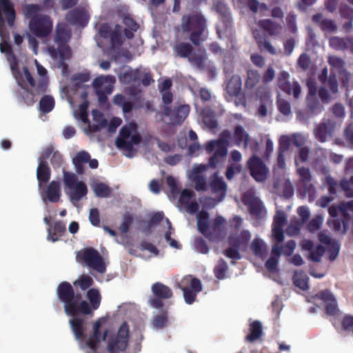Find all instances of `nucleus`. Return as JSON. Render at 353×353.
<instances>
[{
    "label": "nucleus",
    "instance_id": "f257e3e1",
    "mask_svg": "<svg viewBox=\"0 0 353 353\" xmlns=\"http://www.w3.org/2000/svg\"><path fill=\"white\" fill-rule=\"evenodd\" d=\"M58 300L63 303L64 312L68 316L92 314L101 305V295L97 288H90L87 291L86 298L89 303L82 299L80 293L75 292L70 283L61 282L56 290Z\"/></svg>",
    "mask_w": 353,
    "mask_h": 353
},
{
    "label": "nucleus",
    "instance_id": "f03ea898",
    "mask_svg": "<svg viewBox=\"0 0 353 353\" xmlns=\"http://www.w3.org/2000/svg\"><path fill=\"white\" fill-rule=\"evenodd\" d=\"M243 219L239 216H234L231 222V225L236 232L229 239L230 248L225 250V255L234 260L241 259L240 252L248 249V243L251 239V233L247 230H240Z\"/></svg>",
    "mask_w": 353,
    "mask_h": 353
},
{
    "label": "nucleus",
    "instance_id": "7ed1b4c3",
    "mask_svg": "<svg viewBox=\"0 0 353 353\" xmlns=\"http://www.w3.org/2000/svg\"><path fill=\"white\" fill-rule=\"evenodd\" d=\"M319 238L320 241L326 245L329 259L330 261L335 260L340 250L339 242L334 239H332L329 235L324 232H320ZM302 248L305 250L310 251L309 258L315 262H318L321 260L325 250V248H323L321 245L314 247L312 242L309 240H305L302 242Z\"/></svg>",
    "mask_w": 353,
    "mask_h": 353
},
{
    "label": "nucleus",
    "instance_id": "20e7f679",
    "mask_svg": "<svg viewBox=\"0 0 353 353\" xmlns=\"http://www.w3.org/2000/svg\"><path fill=\"white\" fill-rule=\"evenodd\" d=\"M181 29L183 32H191L190 40L196 46H199L205 40L204 32L206 29V21L199 14H190L182 17Z\"/></svg>",
    "mask_w": 353,
    "mask_h": 353
},
{
    "label": "nucleus",
    "instance_id": "39448f33",
    "mask_svg": "<svg viewBox=\"0 0 353 353\" xmlns=\"http://www.w3.org/2000/svg\"><path fill=\"white\" fill-rule=\"evenodd\" d=\"M70 39V32L63 23H59L56 27V32L54 37V42L57 45V48L50 46L48 51L53 58L57 57L59 55L61 61H65L71 57L70 48L68 45V42Z\"/></svg>",
    "mask_w": 353,
    "mask_h": 353
},
{
    "label": "nucleus",
    "instance_id": "423d86ee",
    "mask_svg": "<svg viewBox=\"0 0 353 353\" xmlns=\"http://www.w3.org/2000/svg\"><path fill=\"white\" fill-rule=\"evenodd\" d=\"M199 231L210 241L218 242L221 239V216L217 215L212 225H209V214L201 210L197 214Z\"/></svg>",
    "mask_w": 353,
    "mask_h": 353
},
{
    "label": "nucleus",
    "instance_id": "0eeeda50",
    "mask_svg": "<svg viewBox=\"0 0 353 353\" xmlns=\"http://www.w3.org/2000/svg\"><path fill=\"white\" fill-rule=\"evenodd\" d=\"M141 141V137L137 133L136 123H130L123 126L119 135L116 139V145L120 149L131 152L133 151V145H138Z\"/></svg>",
    "mask_w": 353,
    "mask_h": 353
},
{
    "label": "nucleus",
    "instance_id": "6e6552de",
    "mask_svg": "<svg viewBox=\"0 0 353 353\" xmlns=\"http://www.w3.org/2000/svg\"><path fill=\"white\" fill-rule=\"evenodd\" d=\"M130 329L127 322H123L115 334L110 336L107 342L108 353L124 352L129 345Z\"/></svg>",
    "mask_w": 353,
    "mask_h": 353
},
{
    "label": "nucleus",
    "instance_id": "1a4fd4ad",
    "mask_svg": "<svg viewBox=\"0 0 353 353\" xmlns=\"http://www.w3.org/2000/svg\"><path fill=\"white\" fill-rule=\"evenodd\" d=\"M178 287L183 292L185 302L189 305L196 301L198 293L203 290L201 280L190 274L183 276Z\"/></svg>",
    "mask_w": 353,
    "mask_h": 353
},
{
    "label": "nucleus",
    "instance_id": "9d476101",
    "mask_svg": "<svg viewBox=\"0 0 353 353\" xmlns=\"http://www.w3.org/2000/svg\"><path fill=\"white\" fill-rule=\"evenodd\" d=\"M77 259L83 265L97 270L98 272H105V265L102 256L93 248H88L78 253Z\"/></svg>",
    "mask_w": 353,
    "mask_h": 353
},
{
    "label": "nucleus",
    "instance_id": "9b49d317",
    "mask_svg": "<svg viewBox=\"0 0 353 353\" xmlns=\"http://www.w3.org/2000/svg\"><path fill=\"white\" fill-rule=\"evenodd\" d=\"M52 21L47 15L34 16L30 19L29 28L31 32L39 38L48 37L52 30Z\"/></svg>",
    "mask_w": 353,
    "mask_h": 353
},
{
    "label": "nucleus",
    "instance_id": "f8f14e48",
    "mask_svg": "<svg viewBox=\"0 0 353 353\" xmlns=\"http://www.w3.org/2000/svg\"><path fill=\"white\" fill-rule=\"evenodd\" d=\"M328 212L332 217H336L339 212H341L344 220L342 224L339 221L334 222V229L337 231H342L344 233L347 230V222L353 218V201L343 203L338 207L332 205L329 208Z\"/></svg>",
    "mask_w": 353,
    "mask_h": 353
},
{
    "label": "nucleus",
    "instance_id": "ddd939ff",
    "mask_svg": "<svg viewBox=\"0 0 353 353\" xmlns=\"http://www.w3.org/2000/svg\"><path fill=\"white\" fill-rule=\"evenodd\" d=\"M39 185L41 190V196L44 201L57 203L59 201L61 195V184L59 181H52L48 185L43 188L50 178H37Z\"/></svg>",
    "mask_w": 353,
    "mask_h": 353
},
{
    "label": "nucleus",
    "instance_id": "4468645a",
    "mask_svg": "<svg viewBox=\"0 0 353 353\" xmlns=\"http://www.w3.org/2000/svg\"><path fill=\"white\" fill-rule=\"evenodd\" d=\"M72 163L76 172L79 175H88V167L91 169H96L99 163L95 159H91L90 154L85 150L77 152L72 158Z\"/></svg>",
    "mask_w": 353,
    "mask_h": 353
},
{
    "label": "nucleus",
    "instance_id": "2eb2a0df",
    "mask_svg": "<svg viewBox=\"0 0 353 353\" xmlns=\"http://www.w3.org/2000/svg\"><path fill=\"white\" fill-rule=\"evenodd\" d=\"M65 185V193L71 202H78L88 193L86 185L79 181L78 178H63Z\"/></svg>",
    "mask_w": 353,
    "mask_h": 353
},
{
    "label": "nucleus",
    "instance_id": "dca6fc26",
    "mask_svg": "<svg viewBox=\"0 0 353 353\" xmlns=\"http://www.w3.org/2000/svg\"><path fill=\"white\" fill-rule=\"evenodd\" d=\"M190 108L188 105H181L173 110L170 106H164L161 112L162 116L168 117L172 125H181L188 116Z\"/></svg>",
    "mask_w": 353,
    "mask_h": 353
},
{
    "label": "nucleus",
    "instance_id": "f3484780",
    "mask_svg": "<svg viewBox=\"0 0 353 353\" xmlns=\"http://www.w3.org/2000/svg\"><path fill=\"white\" fill-rule=\"evenodd\" d=\"M242 201L243 203L248 207L252 215L263 218L266 214V211L263 203L259 198L255 196L252 189H250L243 193Z\"/></svg>",
    "mask_w": 353,
    "mask_h": 353
},
{
    "label": "nucleus",
    "instance_id": "a211bd4d",
    "mask_svg": "<svg viewBox=\"0 0 353 353\" xmlns=\"http://www.w3.org/2000/svg\"><path fill=\"white\" fill-rule=\"evenodd\" d=\"M152 291L154 297L150 299V304L157 309H161L163 307L162 299H170L173 294L172 290L169 287L159 282L152 285Z\"/></svg>",
    "mask_w": 353,
    "mask_h": 353
},
{
    "label": "nucleus",
    "instance_id": "6ab92c4d",
    "mask_svg": "<svg viewBox=\"0 0 353 353\" xmlns=\"http://www.w3.org/2000/svg\"><path fill=\"white\" fill-rule=\"evenodd\" d=\"M289 78L288 72H282L278 77V85L283 92L297 99L301 94V86L296 81L290 82Z\"/></svg>",
    "mask_w": 353,
    "mask_h": 353
},
{
    "label": "nucleus",
    "instance_id": "aec40b11",
    "mask_svg": "<svg viewBox=\"0 0 353 353\" xmlns=\"http://www.w3.org/2000/svg\"><path fill=\"white\" fill-rule=\"evenodd\" d=\"M50 149V152L48 154V159H50V163L54 169L61 168L63 174V176H77L75 174L71 172H68L64 164V160L62 154L57 150L52 145H49L45 148L42 152H46Z\"/></svg>",
    "mask_w": 353,
    "mask_h": 353
},
{
    "label": "nucleus",
    "instance_id": "412c9836",
    "mask_svg": "<svg viewBox=\"0 0 353 353\" xmlns=\"http://www.w3.org/2000/svg\"><path fill=\"white\" fill-rule=\"evenodd\" d=\"M247 165L252 176H266L269 173V168L256 154H253L250 157Z\"/></svg>",
    "mask_w": 353,
    "mask_h": 353
},
{
    "label": "nucleus",
    "instance_id": "4be33fe9",
    "mask_svg": "<svg viewBox=\"0 0 353 353\" xmlns=\"http://www.w3.org/2000/svg\"><path fill=\"white\" fill-rule=\"evenodd\" d=\"M2 12L6 14L8 26L12 27L16 18V12L14 4L10 0H0V28L5 25V19Z\"/></svg>",
    "mask_w": 353,
    "mask_h": 353
},
{
    "label": "nucleus",
    "instance_id": "5701e85b",
    "mask_svg": "<svg viewBox=\"0 0 353 353\" xmlns=\"http://www.w3.org/2000/svg\"><path fill=\"white\" fill-rule=\"evenodd\" d=\"M195 196L192 190L184 189L179 194V202L185 206L186 211L190 214H194L198 212L199 205L196 201H191Z\"/></svg>",
    "mask_w": 353,
    "mask_h": 353
},
{
    "label": "nucleus",
    "instance_id": "b1692460",
    "mask_svg": "<svg viewBox=\"0 0 353 353\" xmlns=\"http://www.w3.org/2000/svg\"><path fill=\"white\" fill-rule=\"evenodd\" d=\"M273 190L275 194L285 198L292 196L294 193L293 186L286 178H276L274 181Z\"/></svg>",
    "mask_w": 353,
    "mask_h": 353
},
{
    "label": "nucleus",
    "instance_id": "393cba45",
    "mask_svg": "<svg viewBox=\"0 0 353 353\" xmlns=\"http://www.w3.org/2000/svg\"><path fill=\"white\" fill-rule=\"evenodd\" d=\"M66 20L72 25L84 27L87 25L89 17L82 8H74L66 14Z\"/></svg>",
    "mask_w": 353,
    "mask_h": 353
},
{
    "label": "nucleus",
    "instance_id": "a878e982",
    "mask_svg": "<svg viewBox=\"0 0 353 353\" xmlns=\"http://www.w3.org/2000/svg\"><path fill=\"white\" fill-rule=\"evenodd\" d=\"M307 86L309 90V94L307 97V105L312 112L321 111V106L320 105L319 101L316 99V94L317 92L316 82L313 79H309L307 81Z\"/></svg>",
    "mask_w": 353,
    "mask_h": 353
},
{
    "label": "nucleus",
    "instance_id": "bb28decb",
    "mask_svg": "<svg viewBox=\"0 0 353 353\" xmlns=\"http://www.w3.org/2000/svg\"><path fill=\"white\" fill-rule=\"evenodd\" d=\"M285 219V214L281 211H278L274 216L272 225V236L278 242H281L283 240V227Z\"/></svg>",
    "mask_w": 353,
    "mask_h": 353
},
{
    "label": "nucleus",
    "instance_id": "cd10ccee",
    "mask_svg": "<svg viewBox=\"0 0 353 353\" xmlns=\"http://www.w3.org/2000/svg\"><path fill=\"white\" fill-rule=\"evenodd\" d=\"M203 148L207 154H212L211 157H215L214 163L218 165L221 161V137L217 139L207 141Z\"/></svg>",
    "mask_w": 353,
    "mask_h": 353
},
{
    "label": "nucleus",
    "instance_id": "c85d7f7f",
    "mask_svg": "<svg viewBox=\"0 0 353 353\" xmlns=\"http://www.w3.org/2000/svg\"><path fill=\"white\" fill-rule=\"evenodd\" d=\"M323 301L325 304L326 313L330 315H335L337 312V305L334 296L328 291H323L316 296Z\"/></svg>",
    "mask_w": 353,
    "mask_h": 353
},
{
    "label": "nucleus",
    "instance_id": "c756f323",
    "mask_svg": "<svg viewBox=\"0 0 353 353\" xmlns=\"http://www.w3.org/2000/svg\"><path fill=\"white\" fill-rule=\"evenodd\" d=\"M66 227L61 221H56L48 229V239L56 242L65 234Z\"/></svg>",
    "mask_w": 353,
    "mask_h": 353
},
{
    "label": "nucleus",
    "instance_id": "7c9ffc66",
    "mask_svg": "<svg viewBox=\"0 0 353 353\" xmlns=\"http://www.w3.org/2000/svg\"><path fill=\"white\" fill-rule=\"evenodd\" d=\"M72 317L69 321V323L74 335L77 339L83 338L85 336V320L81 317H79V316Z\"/></svg>",
    "mask_w": 353,
    "mask_h": 353
},
{
    "label": "nucleus",
    "instance_id": "2f4dec72",
    "mask_svg": "<svg viewBox=\"0 0 353 353\" xmlns=\"http://www.w3.org/2000/svg\"><path fill=\"white\" fill-rule=\"evenodd\" d=\"M242 159V155L238 150H234L230 153V162H233L230 168L227 170L225 176H232L234 174H239L241 171V167L239 163Z\"/></svg>",
    "mask_w": 353,
    "mask_h": 353
},
{
    "label": "nucleus",
    "instance_id": "473e14b6",
    "mask_svg": "<svg viewBox=\"0 0 353 353\" xmlns=\"http://www.w3.org/2000/svg\"><path fill=\"white\" fill-rule=\"evenodd\" d=\"M50 152V150L48 149L46 152H42L41 156L39 157L37 176H50L51 170L47 162L48 154Z\"/></svg>",
    "mask_w": 353,
    "mask_h": 353
},
{
    "label": "nucleus",
    "instance_id": "72a5a7b5",
    "mask_svg": "<svg viewBox=\"0 0 353 353\" xmlns=\"http://www.w3.org/2000/svg\"><path fill=\"white\" fill-rule=\"evenodd\" d=\"M201 116L203 123L209 130H212L218 127L215 112L211 108H204L202 110Z\"/></svg>",
    "mask_w": 353,
    "mask_h": 353
},
{
    "label": "nucleus",
    "instance_id": "f704fd0d",
    "mask_svg": "<svg viewBox=\"0 0 353 353\" xmlns=\"http://www.w3.org/2000/svg\"><path fill=\"white\" fill-rule=\"evenodd\" d=\"M250 135L246 132L242 126L238 125L235 128L233 134V141L237 146L243 145L244 148H248Z\"/></svg>",
    "mask_w": 353,
    "mask_h": 353
},
{
    "label": "nucleus",
    "instance_id": "c9c22d12",
    "mask_svg": "<svg viewBox=\"0 0 353 353\" xmlns=\"http://www.w3.org/2000/svg\"><path fill=\"white\" fill-rule=\"evenodd\" d=\"M281 248L275 245L272 248V255L265 263L266 268L272 272H274L277 270L279 259L281 255Z\"/></svg>",
    "mask_w": 353,
    "mask_h": 353
},
{
    "label": "nucleus",
    "instance_id": "e433bc0d",
    "mask_svg": "<svg viewBox=\"0 0 353 353\" xmlns=\"http://www.w3.org/2000/svg\"><path fill=\"white\" fill-rule=\"evenodd\" d=\"M123 23L125 26V28L123 30L125 37L128 39H132L134 33L139 28V23L129 15L123 17Z\"/></svg>",
    "mask_w": 353,
    "mask_h": 353
},
{
    "label": "nucleus",
    "instance_id": "4c0bfd02",
    "mask_svg": "<svg viewBox=\"0 0 353 353\" xmlns=\"http://www.w3.org/2000/svg\"><path fill=\"white\" fill-rule=\"evenodd\" d=\"M328 62L332 68L339 72L343 83L346 84L348 82L349 74L345 70H343V60L337 57L331 56L329 57Z\"/></svg>",
    "mask_w": 353,
    "mask_h": 353
},
{
    "label": "nucleus",
    "instance_id": "58836bf2",
    "mask_svg": "<svg viewBox=\"0 0 353 353\" xmlns=\"http://www.w3.org/2000/svg\"><path fill=\"white\" fill-rule=\"evenodd\" d=\"M333 130V125L329 121L326 123L321 124L314 130L316 137L321 142L327 140V138L332 135Z\"/></svg>",
    "mask_w": 353,
    "mask_h": 353
},
{
    "label": "nucleus",
    "instance_id": "ea45409f",
    "mask_svg": "<svg viewBox=\"0 0 353 353\" xmlns=\"http://www.w3.org/2000/svg\"><path fill=\"white\" fill-rule=\"evenodd\" d=\"M241 90V79L238 75H233L226 85L227 93L233 97L238 96Z\"/></svg>",
    "mask_w": 353,
    "mask_h": 353
},
{
    "label": "nucleus",
    "instance_id": "a19ab883",
    "mask_svg": "<svg viewBox=\"0 0 353 353\" xmlns=\"http://www.w3.org/2000/svg\"><path fill=\"white\" fill-rule=\"evenodd\" d=\"M176 56L181 58L188 59L194 51V48L189 43L180 42L176 43L173 48Z\"/></svg>",
    "mask_w": 353,
    "mask_h": 353
},
{
    "label": "nucleus",
    "instance_id": "79ce46f5",
    "mask_svg": "<svg viewBox=\"0 0 353 353\" xmlns=\"http://www.w3.org/2000/svg\"><path fill=\"white\" fill-rule=\"evenodd\" d=\"M313 20L318 23L321 28L326 33H332L336 30V25L332 20L324 19L321 14L313 16Z\"/></svg>",
    "mask_w": 353,
    "mask_h": 353
},
{
    "label": "nucleus",
    "instance_id": "37998d69",
    "mask_svg": "<svg viewBox=\"0 0 353 353\" xmlns=\"http://www.w3.org/2000/svg\"><path fill=\"white\" fill-rule=\"evenodd\" d=\"M215 157H210L208 159V163L206 164H199L195 165L191 172V174L189 176H201L200 175L203 173L205 172L208 170H214L217 167L216 165L214 164V160Z\"/></svg>",
    "mask_w": 353,
    "mask_h": 353
},
{
    "label": "nucleus",
    "instance_id": "c03bdc74",
    "mask_svg": "<svg viewBox=\"0 0 353 353\" xmlns=\"http://www.w3.org/2000/svg\"><path fill=\"white\" fill-rule=\"evenodd\" d=\"M251 249L255 256L263 257L267 252L268 247L263 240L255 237L250 245Z\"/></svg>",
    "mask_w": 353,
    "mask_h": 353
},
{
    "label": "nucleus",
    "instance_id": "a18cd8bd",
    "mask_svg": "<svg viewBox=\"0 0 353 353\" xmlns=\"http://www.w3.org/2000/svg\"><path fill=\"white\" fill-rule=\"evenodd\" d=\"M188 60L193 67L198 70H203L205 68L206 55L205 52L198 54L192 52Z\"/></svg>",
    "mask_w": 353,
    "mask_h": 353
},
{
    "label": "nucleus",
    "instance_id": "49530a36",
    "mask_svg": "<svg viewBox=\"0 0 353 353\" xmlns=\"http://www.w3.org/2000/svg\"><path fill=\"white\" fill-rule=\"evenodd\" d=\"M55 102L54 98L50 95H44L41 97L39 103V111L43 114L50 112L54 108Z\"/></svg>",
    "mask_w": 353,
    "mask_h": 353
},
{
    "label": "nucleus",
    "instance_id": "de8ad7c7",
    "mask_svg": "<svg viewBox=\"0 0 353 353\" xmlns=\"http://www.w3.org/2000/svg\"><path fill=\"white\" fill-rule=\"evenodd\" d=\"M259 26L267 31L270 35H278L281 31V26L272 23L270 20L259 21Z\"/></svg>",
    "mask_w": 353,
    "mask_h": 353
},
{
    "label": "nucleus",
    "instance_id": "09e8293b",
    "mask_svg": "<svg viewBox=\"0 0 353 353\" xmlns=\"http://www.w3.org/2000/svg\"><path fill=\"white\" fill-rule=\"evenodd\" d=\"M94 281L92 278L88 275H81L73 282V285L79 287L81 290L85 291L92 286Z\"/></svg>",
    "mask_w": 353,
    "mask_h": 353
},
{
    "label": "nucleus",
    "instance_id": "8fccbe9b",
    "mask_svg": "<svg viewBox=\"0 0 353 353\" xmlns=\"http://www.w3.org/2000/svg\"><path fill=\"white\" fill-rule=\"evenodd\" d=\"M262 333V326L260 322L254 321L250 324V334L247 336V340L254 341L259 338Z\"/></svg>",
    "mask_w": 353,
    "mask_h": 353
},
{
    "label": "nucleus",
    "instance_id": "3c124183",
    "mask_svg": "<svg viewBox=\"0 0 353 353\" xmlns=\"http://www.w3.org/2000/svg\"><path fill=\"white\" fill-rule=\"evenodd\" d=\"M271 107L272 101L270 99V96L269 94H266L264 96L263 99H261V103L258 108L257 114L262 117L267 116L268 110Z\"/></svg>",
    "mask_w": 353,
    "mask_h": 353
},
{
    "label": "nucleus",
    "instance_id": "603ef678",
    "mask_svg": "<svg viewBox=\"0 0 353 353\" xmlns=\"http://www.w3.org/2000/svg\"><path fill=\"white\" fill-rule=\"evenodd\" d=\"M253 34L261 48L265 49L270 54H272L276 53V49L268 41H266L265 39L263 40V38L260 37L256 30H253Z\"/></svg>",
    "mask_w": 353,
    "mask_h": 353
},
{
    "label": "nucleus",
    "instance_id": "864d4df0",
    "mask_svg": "<svg viewBox=\"0 0 353 353\" xmlns=\"http://www.w3.org/2000/svg\"><path fill=\"white\" fill-rule=\"evenodd\" d=\"M308 278L307 275L303 272H296L294 275V283L296 286L301 290H306L308 288Z\"/></svg>",
    "mask_w": 353,
    "mask_h": 353
},
{
    "label": "nucleus",
    "instance_id": "5fc2aeb1",
    "mask_svg": "<svg viewBox=\"0 0 353 353\" xmlns=\"http://www.w3.org/2000/svg\"><path fill=\"white\" fill-rule=\"evenodd\" d=\"M350 41L349 39H343L337 37H334L330 39V45L336 50H343L349 46Z\"/></svg>",
    "mask_w": 353,
    "mask_h": 353
},
{
    "label": "nucleus",
    "instance_id": "6e6d98bb",
    "mask_svg": "<svg viewBox=\"0 0 353 353\" xmlns=\"http://www.w3.org/2000/svg\"><path fill=\"white\" fill-rule=\"evenodd\" d=\"M166 183L170 190V196L176 199L181 192L176 178H166Z\"/></svg>",
    "mask_w": 353,
    "mask_h": 353
},
{
    "label": "nucleus",
    "instance_id": "4d7b16f0",
    "mask_svg": "<svg viewBox=\"0 0 353 353\" xmlns=\"http://www.w3.org/2000/svg\"><path fill=\"white\" fill-rule=\"evenodd\" d=\"M261 79L259 73L256 70H249L248 72V77L245 81V86L252 88L256 85Z\"/></svg>",
    "mask_w": 353,
    "mask_h": 353
},
{
    "label": "nucleus",
    "instance_id": "13d9d810",
    "mask_svg": "<svg viewBox=\"0 0 353 353\" xmlns=\"http://www.w3.org/2000/svg\"><path fill=\"white\" fill-rule=\"evenodd\" d=\"M94 191L99 197H108L111 193L109 186L103 183H97L94 187Z\"/></svg>",
    "mask_w": 353,
    "mask_h": 353
},
{
    "label": "nucleus",
    "instance_id": "bf43d9fd",
    "mask_svg": "<svg viewBox=\"0 0 353 353\" xmlns=\"http://www.w3.org/2000/svg\"><path fill=\"white\" fill-rule=\"evenodd\" d=\"M248 6L250 9L254 13L259 12L263 15H265V12L268 10L265 4L260 3L256 0H250L248 1Z\"/></svg>",
    "mask_w": 353,
    "mask_h": 353
},
{
    "label": "nucleus",
    "instance_id": "052dcab7",
    "mask_svg": "<svg viewBox=\"0 0 353 353\" xmlns=\"http://www.w3.org/2000/svg\"><path fill=\"white\" fill-rule=\"evenodd\" d=\"M17 81H18L19 85L23 89H24V94L22 95V97H23V99L24 102L28 105H32L34 103V101H35L33 92L32 90H30V89L24 88V86H23V83H22L21 80H17Z\"/></svg>",
    "mask_w": 353,
    "mask_h": 353
},
{
    "label": "nucleus",
    "instance_id": "680f3d73",
    "mask_svg": "<svg viewBox=\"0 0 353 353\" xmlns=\"http://www.w3.org/2000/svg\"><path fill=\"white\" fill-rule=\"evenodd\" d=\"M133 222V217L130 214H125L122 219L121 224L119 226V230L122 233H127L129 231L130 227Z\"/></svg>",
    "mask_w": 353,
    "mask_h": 353
},
{
    "label": "nucleus",
    "instance_id": "e2e57ef3",
    "mask_svg": "<svg viewBox=\"0 0 353 353\" xmlns=\"http://www.w3.org/2000/svg\"><path fill=\"white\" fill-rule=\"evenodd\" d=\"M277 106L279 112L284 115H290L292 112L290 103L280 97L277 100Z\"/></svg>",
    "mask_w": 353,
    "mask_h": 353
},
{
    "label": "nucleus",
    "instance_id": "0e129e2a",
    "mask_svg": "<svg viewBox=\"0 0 353 353\" xmlns=\"http://www.w3.org/2000/svg\"><path fill=\"white\" fill-rule=\"evenodd\" d=\"M341 186L347 196L353 197V178H350L349 180L346 179L343 180Z\"/></svg>",
    "mask_w": 353,
    "mask_h": 353
},
{
    "label": "nucleus",
    "instance_id": "69168bd1",
    "mask_svg": "<svg viewBox=\"0 0 353 353\" xmlns=\"http://www.w3.org/2000/svg\"><path fill=\"white\" fill-rule=\"evenodd\" d=\"M279 152L285 153L291 143V138L288 135H283L279 139Z\"/></svg>",
    "mask_w": 353,
    "mask_h": 353
},
{
    "label": "nucleus",
    "instance_id": "338daca9",
    "mask_svg": "<svg viewBox=\"0 0 353 353\" xmlns=\"http://www.w3.org/2000/svg\"><path fill=\"white\" fill-rule=\"evenodd\" d=\"M323 222V218L321 215L314 217L308 224V230L311 232L318 230Z\"/></svg>",
    "mask_w": 353,
    "mask_h": 353
},
{
    "label": "nucleus",
    "instance_id": "774afa93",
    "mask_svg": "<svg viewBox=\"0 0 353 353\" xmlns=\"http://www.w3.org/2000/svg\"><path fill=\"white\" fill-rule=\"evenodd\" d=\"M48 78H41L37 83L35 82L34 92L37 94H42L46 92L48 87Z\"/></svg>",
    "mask_w": 353,
    "mask_h": 353
}]
</instances>
